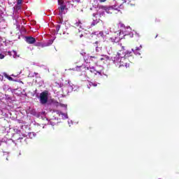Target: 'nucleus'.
<instances>
[{"label": "nucleus", "instance_id": "nucleus-1", "mask_svg": "<svg viewBox=\"0 0 179 179\" xmlns=\"http://www.w3.org/2000/svg\"><path fill=\"white\" fill-rule=\"evenodd\" d=\"M116 50H118L117 55L114 57V61L116 62H122V59L129 58L132 55L131 52H125V47L122 46V43H118L116 45Z\"/></svg>", "mask_w": 179, "mask_h": 179}, {"label": "nucleus", "instance_id": "nucleus-2", "mask_svg": "<svg viewBox=\"0 0 179 179\" xmlns=\"http://www.w3.org/2000/svg\"><path fill=\"white\" fill-rule=\"evenodd\" d=\"M76 71H83V69H85V76L88 79H93L96 75H101V71H96L94 69V67H86L85 65L77 66L76 67Z\"/></svg>", "mask_w": 179, "mask_h": 179}, {"label": "nucleus", "instance_id": "nucleus-3", "mask_svg": "<svg viewBox=\"0 0 179 179\" xmlns=\"http://www.w3.org/2000/svg\"><path fill=\"white\" fill-rule=\"evenodd\" d=\"M48 101V92L44 91L40 94L41 104H46Z\"/></svg>", "mask_w": 179, "mask_h": 179}, {"label": "nucleus", "instance_id": "nucleus-4", "mask_svg": "<svg viewBox=\"0 0 179 179\" xmlns=\"http://www.w3.org/2000/svg\"><path fill=\"white\" fill-rule=\"evenodd\" d=\"M26 136L22 134L20 130H17L16 133H15L13 136V138L16 142H22L23 138H25Z\"/></svg>", "mask_w": 179, "mask_h": 179}, {"label": "nucleus", "instance_id": "nucleus-5", "mask_svg": "<svg viewBox=\"0 0 179 179\" xmlns=\"http://www.w3.org/2000/svg\"><path fill=\"white\" fill-rule=\"evenodd\" d=\"M25 41L27 44H34V43H36V38L33 36H26Z\"/></svg>", "mask_w": 179, "mask_h": 179}, {"label": "nucleus", "instance_id": "nucleus-6", "mask_svg": "<svg viewBox=\"0 0 179 179\" xmlns=\"http://www.w3.org/2000/svg\"><path fill=\"white\" fill-rule=\"evenodd\" d=\"M110 40L112 43H119L120 39L118 37V34H114L113 36H112V37L110 38Z\"/></svg>", "mask_w": 179, "mask_h": 179}, {"label": "nucleus", "instance_id": "nucleus-7", "mask_svg": "<svg viewBox=\"0 0 179 179\" xmlns=\"http://www.w3.org/2000/svg\"><path fill=\"white\" fill-rule=\"evenodd\" d=\"M141 48L142 45H140V47H136L135 50L132 49V51L136 55H141V52H142Z\"/></svg>", "mask_w": 179, "mask_h": 179}, {"label": "nucleus", "instance_id": "nucleus-8", "mask_svg": "<svg viewBox=\"0 0 179 179\" xmlns=\"http://www.w3.org/2000/svg\"><path fill=\"white\" fill-rule=\"evenodd\" d=\"M100 61H101L103 64H108V61H110V57L104 55L103 57L100 59Z\"/></svg>", "mask_w": 179, "mask_h": 179}, {"label": "nucleus", "instance_id": "nucleus-9", "mask_svg": "<svg viewBox=\"0 0 179 179\" xmlns=\"http://www.w3.org/2000/svg\"><path fill=\"white\" fill-rule=\"evenodd\" d=\"M94 47L96 48V52H100V51H101V46H100V45H99V41H96L94 43Z\"/></svg>", "mask_w": 179, "mask_h": 179}, {"label": "nucleus", "instance_id": "nucleus-10", "mask_svg": "<svg viewBox=\"0 0 179 179\" xmlns=\"http://www.w3.org/2000/svg\"><path fill=\"white\" fill-rule=\"evenodd\" d=\"M66 8V5H60V6L59 7V15H62L64 10H65V8Z\"/></svg>", "mask_w": 179, "mask_h": 179}, {"label": "nucleus", "instance_id": "nucleus-11", "mask_svg": "<svg viewBox=\"0 0 179 179\" xmlns=\"http://www.w3.org/2000/svg\"><path fill=\"white\" fill-rule=\"evenodd\" d=\"M97 86V83H93L92 81L89 82V85H87L88 89L91 87H96Z\"/></svg>", "mask_w": 179, "mask_h": 179}, {"label": "nucleus", "instance_id": "nucleus-12", "mask_svg": "<svg viewBox=\"0 0 179 179\" xmlns=\"http://www.w3.org/2000/svg\"><path fill=\"white\" fill-rule=\"evenodd\" d=\"M76 36L78 38H82V37H83V32L78 31Z\"/></svg>", "mask_w": 179, "mask_h": 179}, {"label": "nucleus", "instance_id": "nucleus-13", "mask_svg": "<svg viewBox=\"0 0 179 179\" xmlns=\"http://www.w3.org/2000/svg\"><path fill=\"white\" fill-rule=\"evenodd\" d=\"M57 113L59 114V115H63L64 116L63 118H68V115H66L59 110H57Z\"/></svg>", "mask_w": 179, "mask_h": 179}, {"label": "nucleus", "instance_id": "nucleus-14", "mask_svg": "<svg viewBox=\"0 0 179 179\" xmlns=\"http://www.w3.org/2000/svg\"><path fill=\"white\" fill-rule=\"evenodd\" d=\"M21 8H22L21 4H17L16 10H20Z\"/></svg>", "mask_w": 179, "mask_h": 179}, {"label": "nucleus", "instance_id": "nucleus-15", "mask_svg": "<svg viewBox=\"0 0 179 179\" xmlns=\"http://www.w3.org/2000/svg\"><path fill=\"white\" fill-rule=\"evenodd\" d=\"M59 29H61V25L60 24L56 25V31L57 33H58V31H59Z\"/></svg>", "mask_w": 179, "mask_h": 179}, {"label": "nucleus", "instance_id": "nucleus-16", "mask_svg": "<svg viewBox=\"0 0 179 179\" xmlns=\"http://www.w3.org/2000/svg\"><path fill=\"white\" fill-rule=\"evenodd\" d=\"M58 1V4L59 6L64 5V0H57Z\"/></svg>", "mask_w": 179, "mask_h": 179}, {"label": "nucleus", "instance_id": "nucleus-17", "mask_svg": "<svg viewBox=\"0 0 179 179\" xmlns=\"http://www.w3.org/2000/svg\"><path fill=\"white\" fill-rule=\"evenodd\" d=\"M80 24H82V22H80V21H78V22H76V23L75 24V25H76L77 27H79V26H80Z\"/></svg>", "mask_w": 179, "mask_h": 179}, {"label": "nucleus", "instance_id": "nucleus-18", "mask_svg": "<svg viewBox=\"0 0 179 179\" xmlns=\"http://www.w3.org/2000/svg\"><path fill=\"white\" fill-rule=\"evenodd\" d=\"M36 45V47H44V45H43V44L40 42H38Z\"/></svg>", "mask_w": 179, "mask_h": 179}, {"label": "nucleus", "instance_id": "nucleus-19", "mask_svg": "<svg viewBox=\"0 0 179 179\" xmlns=\"http://www.w3.org/2000/svg\"><path fill=\"white\" fill-rule=\"evenodd\" d=\"M6 78L8 79V80L13 81V78L9 76H6Z\"/></svg>", "mask_w": 179, "mask_h": 179}, {"label": "nucleus", "instance_id": "nucleus-20", "mask_svg": "<svg viewBox=\"0 0 179 179\" xmlns=\"http://www.w3.org/2000/svg\"><path fill=\"white\" fill-rule=\"evenodd\" d=\"M17 5H22V0H17Z\"/></svg>", "mask_w": 179, "mask_h": 179}, {"label": "nucleus", "instance_id": "nucleus-21", "mask_svg": "<svg viewBox=\"0 0 179 179\" xmlns=\"http://www.w3.org/2000/svg\"><path fill=\"white\" fill-rule=\"evenodd\" d=\"M3 58H5V55L0 54V59H3Z\"/></svg>", "mask_w": 179, "mask_h": 179}, {"label": "nucleus", "instance_id": "nucleus-22", "mask_svg": "<svg viewBox=\"0 0 179 179\" xmlns=\"http://www.w3.org/2000/svg\"><path fill=\"white\" fill-rule=\"evenodd\" d=\"M96 57L95 56H90V59H96Z\"/></svg>", "mask_w": 179, "mask_h": 179}, {"label": "nucleus", "instance_id": "nucleus-23", "mask_svg": "<svg viewBox=\"0 0 179 179\" xmlns=\"http://www.w3.org/2000/svg\"><path fill=\"white\" fill-rule=\"evenodd\" d=\"M121 67L125 68V66H124V64H122V65L120 66V68H121Z\"/></svg>", "mask_w": 179, "mask_h": 179}, {"label": "nucleus", "instance_id": "nucleus-24", "mask_svg": "<svg viewBox=\"0 0 179 179\" xmlns=\"http://www.w3.org/2000/svg\"><path fill=\"white\" fill-rule=\"evenodd\" d=\"M107 0H99L100 2H106Z\"/></svg>", "mask_w": 179, "mask_h": 179}, {"label": "nucleus", "instance_id": "nucleus-25", "mask_svg": "<svg viewBox=\"0 0 179 179\" xmlns=\"http://www.w3.org/2000/svg\"><path fill=\"white\" fill-rule=\"evenodd\" d=\"M111 9H113V7H110V8H109V10H111Z\"/></svg>", "mask_w": 179, "mask_h": 179}, {"label": "nucleus", "instance_id": "nucleus-26", "mask_svg": "<svg viewBox=\"0 0 179 179\" xmlns=\"http://www.w3.org/2000/svg\"><path fill=\"white\" fill-rule=\"evenodd\" d=\"M155 38H157V35H156Z\"/></svg>", "mask_w": 179, "mask_h": 179}, {"label": "nucleus", "instance_id": "nucleus-27", "mask_svg": "<svg viewBox=\"0 0 179 179\" xmlns=\"http://www.w3.org/2000/svg\"><path fill=\"white\" fill-rule=\"evenodd\" d=\"M92 26H94V24H92Z\"/></svg>", "mask_w": 179, "mask_h": 179}, {"label": "nucleus", "instance_id": "nucleus-28", "mask_svg": "<svg viewBox=\"0 0 179 179\" xmlns=\"http://www.w3.org/2000/svg\"><path fill=\"white\" fill-rule=\"evenodd\" d=\"M0 146H1V143H0Z\"/></svg>", "mask_w": 179, "mask_h": 179}]
</instances>
